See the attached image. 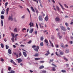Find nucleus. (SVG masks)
Segmentation results:
<instances>
[{"instance_id": "nucleus-1", "label": "nucleus", "mask_w": 73, "mask_h": 73, "mask_svg": "<svg viewBox=\"0 0 73 73\" xmlns=\"http://www.w3.org/2000/svg\"><path fill=\"white\" fill-rule=\"evenodd\" d=\"M29 25H30V27H34V24H33V23H32V21L30 22V23L29 24Z\"/></svg>"}, {"instance_id": "nucleus-2", "label": "nucleus", "mask_w": 73, "mask_h": 73, "mask_svg": "<svg viewBox=\"0 0 73 73\" xmlns=\"http://www.w3.org/2000/svg\"><path fill=\"white\" fill-rule=\"evenodd\" d=\"M36 48H34V50L36 52H38V49H39V46H37Z\"/></svg>"}, {"instance_id": "nucleus-3", "label": "nucleus", "mask_w": 73, "mask_h": 73, "mask_svg": "<svg viewBox=\"0 0 73 73\" xmlns=\"http://www.w3.org/2000/svg\"><path fill=\"white\" fill-rule=\"evenodd\" d=\"M60 27L62 29V30L64 31H66V29H65V28L62 26H61Z\"/></svg>"}, {"instance_id": "nucleus-4", "label": "nucleus", "mask_w": 73, "mask_h": 73, "mask_svg": "<svg viewBox=\"0 0 73 73\" xmlns=\"http://www.w3.org/2000/svg\"><path fill=\"white\" fill-rule=\"evenodd\" d=\"M39 21H42L43 20V19H42V16H40L39 17Z\"/></svg>"}, {"instance_id": "nucleus-5", "label": "nucleus", "mask_w": 73, "mask_h": 73, "mask_svg": "<svg viewBox=\"0 0 73 73\" xmlns=\"http://www.w3.org/2000/svg\"><path fill=\"white\" fill-rule=\"evenodd\" d=\"M8 53L10 54H12V50L11 49H9L8 50Z\"/></svg>"}, {"instance_id": "nucleus-6", "label": "nucleus", "mask_w": 73, "mask_h": 73, "mask_svg": "<svg viewBox=\"0 0 73 73\" xmlns=\"http://www.w3.org/2000/svg\"><path fill=\"white\" fill-rule=\"evenodd\" d=\"M10 62H11V63H13V64L14 65H17V64H16V63H15V62H14L13 61V60H11V61H10Z\"/></svg>"}, {"instance_id": "nucleus-7", "label": "nucleus", "mask_w": 73, "mask_h": 73, "mask_svg": "<svg viewBox=\"0 0 73 73\" xmlns=\"http://www.w3.org/2000/svg\"><path fill=\"white\" fill-rule=\"evenodd\" d=\"M17 60L18 61V63H20V62H21V61H22V60L20 58L17 59Z\"/></svg>"}, {"instance_id": "nucleus-8", "label": "nucleus", "mask_w": 73, "mask_h": 73, "mask_svg": "<svg viewBox=\"0 0 73 73\" xmlns=\"http://www.w3.org/2000/svg\"><path fill=\"white\" fill-rule=\"evenodd\" d=\"M59 52L60 55H64V52L63 51H62L61 50H60Z\"/></svg>"}, {"instance_id": "nucleus-9", "label": "nucleus", "mask_w": 73, "mask_h": 73, "mask_svg": "<svg viewBox=\"0 0 73 73\" xmlns=\"http://www.w3.org/2000/svg\"><path fill=\"white\" fill-rule=\"evenodd\" d=\"M9 19L11 21H13V18H12V16H9Z\"/></svg>"}, {"instance_id": "nucleus-10", "label": "nucleus", "mask_w": 73, "mask_h": 73, "mask_svg": "<svg viewBox=\"0 0 73 73\" xmlns=\"http://www.w3.org/2000/svg\"><path fill=\"white\" fill-rule=\"evenodd\" d=\"M44 19L46 21H48V16L47 15L45 18Z\"/></svg>"}, {"instance_id": "nucleus-11", "label": "nucleus", "mask_w": 73, "mask_h": 73, "mask_svg": "<svg viewBox=\"0 0 73 73\" xmlns=\"http://www.w3.org/2000/svg\"><path fill=\"white\" fill-rule=\"evenodd\" d=\"M31 8L32 12H34V13H35V10H34V9H33V7L31 6Z\"/></svg>"}, {"instance_id": "nucleus-12", "label": "nucleus", "mask_w": 73, "mask_h": 73, "mask_svg": "<svg viewBox=\"0 0 73 73\" xmlns=\"http://www.w3.org/2000/svg\"><path fill=\"white\" fill-rule=\"evenodd\" d=\"M49 54H50V52H49V50H48L47 52V53L45 54V56H48Z\"/></svg>"}, {"instance_id": "nucleus-13", "label": "nucleus", "mask_w": 73, "mask_h": 73, "mask_svg": "<svg viewBox=\"0 0 73 73\" xmlns=\"http://www.w3.org/2000/svg\"><path fill=\"white\" fill-rule=\"evenodd\" d=\"M23 54L25 57H27V54H26V52H23Z\"/></svg>"}, {"instance_id": "nucleus-14", "label": "nucleus", "mask_w": 73, "mask_h": 73, "mask_svg": "<svg viewBox=\"0 0 73 73\" xmlns=\"http://www.w3.org/2000/svg\"><path fill=\"white\" fill-rule=\"evenodd\" d=\"M55 20L56 21H60V18L56 17L55 18Z\"/></svg>"}, {"instance_id": "nucleus-15", "label": "nucleus", "mask_w": 73, "mask_h": 73, "mask_svg": "<svg viewBox=\"0 0 73 73\" xmlns=\"http://www.w3.org/2000/svg\"><path fill=\"white\" fill-rule=\"evenodd\" d=\"M39 54L38 53H36L35 55H34V56L35 57H38Z\"/></svg>"}, {"instance_id": "nucleus-16", "label": "nucleus", "mask_w": 73, "mask_h": 73, "mask_svg": "<svg viewBox=\"0 0 73 73\" xmlns=\"http://www.w3.org/2000/svg\"><path fill=\"white\" fill-rule=\"evenodd\" d=\"M9 8H8L6 9V14L7 15H8V11H9Z\"/></svg>"}, {"instance_id": "nucleus-17", "label": "nucleus", "mask_w": 73, "mask_h": 73, "mask_svg": "<svg viewBox=\"0 0 73 73\" xmlns=\"http://www.w3.org/2000/svg\"><path fill=\"white\" fill-rule=\"evenodd\" d=\"M15 73V71L13 70H11V72H9L8 73Z\"/></svg>"}, {"instance_id": "nucleus-18", "label": "nucleus", "mask_w": 73, "mask_h": 73, "mask_svg": "<svg viewBox=\"0 0 73 73\" xmlns=\"http://www.w3.org/2000/svg\"><path fill=\"white\" fill-rule=\"evenodd\" d=\"M39 68L40 69H43V68H44V66H41L39 67Z\"/></svg>"}, {"instance_id": "nucleus-19", "label": "nucleus", "mask_w": 73, "mask_h": 73, "mask_svg": "<svg viewBox=\"0 0 73 73\" xmlns=\"http://www.w3.org/2000/svg\"><path fill=\"white\" fill-rule=\"evenodd\" d=\"M33 29H32L31 30H30L29 33H32V32H33Z\"/></svg>"}, {"instance_id": "nucleus-20", "label": "nucleus", "mask_w": 73, "mask_h": 73, "mask_svg": "<svg viewBox=\"0 0 73 73\" xmlns=\"http://www.w3.org/2000/svg\"><path fill=\"white\" fill-rule=\"evenodd\" d=\"M58 4L60 5V7H61V8H62L63 9V10H64V7H63V6H62V5H61V3H59Z\"/></svg>"}, {"instance_id": "nucleus-21", "label": "nucleus", "mask_w": 73, "mask_h": 73, "mask_svg": "<svg viewBox=\"0 0 73 73\" xmlns=\"http://www.w3.org/2000/svg\"><path fill=\"white\" fill-rule=\"evenodd\" d=\"M52 70V71H56V68H55L54 67H52V68L51 69Z\"/></svg>"}, {"instance_id": "nucleus-22", "label": "nucleus", "mask_w": 73, "mask_h": 73, "mask_svg": "<svg viewBox=\"0 0 73 73\" xmlns=\"http://www.w3.org/2000/svg\"><path fill=\"white\" fill-rule=\"evenodd\" d=\"M1 24L2 27H3V21L2 20H1Z\"/></svg>"}, {"instance_id": "nucleus-23", "label": "nucleus", "mask_w": 73, "mask_h": 73, "mask_svg": "<svg viewBox=\"0 0 73 73\" xmlns=\"http://www.w3.org/2000/svg\"><path fill=\"white\" fill-rule=\"evenodd\" d=\"M40 45L41 46H43V45H44V43L43 42H41L40 43Z\"/></svg>"}, {"instance_id": "nucleus-24", "label": "nucleus", "mask_w": 73, "mask_h": 73, "mask_svg": "<svg viewBox=\"0 0 73 73\" xmlns=\"http://www.w3.org/2000/svg\"><path fill=\"white\" fill-rule=\"evenodd\" d=\"M11 36H12V38H14L15 37V35L13 33H11Z\"/></svg>"}, {"instance_id": "nucleus-25", "label": "nucleus", "mask_w": 73, "mask_h": 73, "mask_svg": "<svg viewBox=\"0 0 73 73\" xmlns=\"http://www.w3.org/2000/svg\"><path fill=\"white\" fill-rule=\"evenodd\" d=\"M61 72H62V73H66V70H61Z\"/></svg>"}, {"instance_id": "nucleus-26", "label": "nucleus", "mask_w": 73, "mask_h": 73, "mask_svg": "<svg viewBox=\"0 0 73 73\" xmlns=\"http://www.w3.org/2000/svg\"><path fill=\"white\" fill-rule=\"evenodd\" d=\"M5 46H6V49H8V48H9V46H8V45H5Z\"/></svg>"}, {"instance_id": "nucleus-27", "label": "nucleus", "mask_w": 73, "mask_h": 73, "mask_svg": "<svg viewBox=\"0 0 73 73\" xmlns=\"http://www.w3.org/2000/svg\"><path fill=\"white\" fill-rule=\"evenodd\" d=\"M66 53H69V50L68 49H67L65 51Z\"/></svg>"}, {"instance_id": "nucleus-28", "label": "nucleus", "mask_w": 73, "mask_h": 73, "mask_svg": "<svg viewBox=\"0 0 73 73\" xmlns=\"http://www.w3.org/2000/svg\"><path fill=\"white\" fill-rule=\"evenodd\" d=\"M44 42H45L46 44L48 43V40H47L46 39L44 40Z\"/></svg>"}, {"instance_id": "nucleus-29", "label": "nucleus", "mask_w": 73, "mask_h": 73, "mask_svg": "<svg viewBox=\"0 0 73 73\" xmlns=\"http://www.w3.org/2000/svg\"><path fill=\"white\" fill-rule=\"evenodd\" d=\"M43 40H44V37L42 36L40 37V40L43 41Z\"/></svg>"}, {"instance_id": "nucleus-30", "label": "nucleus", "mask_w": 73, "mask_h": 73, "mask_svg": "<svg viewBox=\"0 0 73 73\" xmlns=\"http://www.w3.org/2000/svg\"><path fill=\"white\" fill-rule=\"evenodd\" d=\"M1 19H4V16L3 15H1Z\"/></svg>"}, {"instance_id": "nucleus-31", "label": "nucleus", "mask_w": 73, "mask_h": 73, "mask_svg": "<svg viewBox=\"0 0 73 73\" xmlns=\"http://www.w3.org/2000/svg\"><path fill=\"white\" fill-rule=\"evenodd\" d=\"M1 47L2 48H4V45L2 43L1 44Z\"/></svg>"}, {"instance_id": "nucleus-32", "label": "nucleus", "mask_w": 73, "mask_h": 73, "mask_svg": "<svg viewBox=\"0 0 73 73\" xmlns=\"http://www.w3.org/2000/svg\"><path fill=\"white\" fill-rule=\"evenodd\" d=\"M35 60H40V58H35Z\"/></svg>"}, {"instance_id": "nucleus-33", "label": "nucleus", "mask_w": 73, "mask_h": 73, "mask_svg": "<svg viewBox=\"0 0 73 73\" xmlns=\"http://www.w3.org/2000/svg\"><path fill=\"white\" fill-rule=\"evenodd\" d=\"M14 31L16 32H17V28H15V29Z\"/></svg>"}, {"instance_id": "nucleus-34", "label": "nucleus", "mask_w": 73, "mask_h": 73, "mask_svg": "<svg viewBox=\"0 0 73 73\" xmlns=\"http://www.w3.org/2000/svg\"><path fill=\"white\" fill-rule=\"evenodd\" d=\"M56 8L58 11H59L60 10V8H59V7H58V6H56Z\"/></svg>"}, {"instance_id": "nucleus-35", "label": "nucleus", "mask_w": 73, "mask_h": 73, "mask_svg": "<svg viewBox=\"0 0 73 73\" xmlns=\"http://www.w3.org/2000/svg\"><path fill=\"white\" fill-rule=\"evenodd\" d=\"M32 48H36V45H34L32 46Z\"/></svg>"}, {"instance_id": "nucleus-36", "label": "nucleus", "mask_w": 73, "mask_h": 73, "mask_svg": "<svg viewBox=\"0 0 73 73\" xmlns=\"http://www.w3.org/2000/svg\"><path fill=\"white\" fill-rule=\"evenodd\" d=\"M26 29H25V28H23L22 30V31H23V32H24V31H26Z\"/></svg>"}, {"instance_id": "nucleus-37", "label": "nucleus", "mask_w": 73, "mask_h": 73, "mask_svg": "<svg viewBox=\"0 0 73 73\" xmlns=\"http://www.w3.org/2000/svg\"><path fill=\"white\" fill-rule=\"evenodd\" d=\"M32 40H30L27 42L28 44H30L32 43Z\"/></svg>"}, {"instance_id": "nucleus-38", "label": "nucleus", "mask_w": 73, "mask_h": 73, "mask_svg": "<svg viewBox=\"0 0 73 73\" xmlns=\"http://www.w3.org/2000/svg\"><path fill=\"white\" fill-rule=\"evenodd\" d=\"M42 73H45L46 72V70H42Z\"/></svg>"}, {"instance_id": "nucleus-39", "label": "nucleus", "mask_w": 73, "mask_h": 73, "mask_svg": "<svg viewBox=\"0 0 73 73\" xmlns=\"http://www.w3.org/2000/svg\"><path fill=\"white\" fill-rule=\"evenodd\" d=\"M8 4V2H7L6 3H5V7H6L7 6Z\"/></svg>"}, {"instance_id": "nucleus-40", "label": "nucleus", "mask_w": 73, "mask_h": 73, "mask_svg": "<svg viewBox=\"0 0 73 73\" xmlns=\"http://www.w3.org/2000/svg\"><path fill=\"white\" fill-rule=\"evenodd\" d=\"M1 15H4V11L3 10L1 12Z\"/></svg>"}, {"instance_id": "nucleus-41", "label": "nucleus", "mask_w": 73, "mask_h": 73, "mask_svg": "<svg viewBox=\"0 0 73 73\" xmlns=\"http://www.w3.org/2000/svg\"><path fill=\"white\" fill-rule=\"evenodd\" d=\"M35 11L36 12V13H37V14H38V10H37V9H35Z\"/></svg>"}, {"instance_id": "nucleus-42", "label": "nucleus", "mask_w": 73, "mask_h": 73, "mask_svg": "<svg viewBox=\"0 0 73 73\" xmlns=\"http://www.w3.org/2000/svg\"><path fill=\"white\" fill-rule=\"evenodd\" d=\"M64 5L65 6V7H66V8H68V6L67 5H66V4H65Z\"/></svg>"}, {"instance_id": "nucleus-43", "label": "nucleus", "mask_w": 73, "mask_h": 73, "mask_svg": "<svg viewBox=\"0 0 73 73\" xmlns=\"http://www.w3.org/2000/svg\"><path fill=\"white\" fill-rule=\"evenodd\" d=\"M11 39L12 41H13V42H14V41H15L14 40V38H11Z\"/></svg>"}, {"instance_id": "nucleus-44", "label": "nucleus", "mask_w": 73, "mask_h": 73, "mask_svg": "<svg viewBox=\"0 0 73 73\" xmlns=\"http://www.w3.org/2000/svg\"><path fill=\"white\" fill-rule=\"evenodd\" d=\"M11 67H9L8 68V70L9 71H10V70H11Z\"/></svg>"}, {"instance_id": "nucleus-45", "label": "nucleus", "mask_w": 73, "mask_h": 73, "mask_svg": "<svg viewBox=\"0 0 73 73\" xmlns=\"http://www.w3.org/2000/svg\"><path fill=\"white\" fill-rule=\"evenodd\" d=\"M27 10L29 12L30 14H31V12H30V11H29V10L28 8H27Z\"/></svg>"}, {"instance_id": "nucleus-46", "label": "nucleus", "mask_w": 73, "mask_h": 73, "mask_svg": "<svg viewBox=\"0 0 73 73\" xmlns=\"http://www.w3.org/2000/svg\"><path fill=\"white\" fill-rule=\"evenodd\" d=\"M65 25L67 26L68 27V23H66L65 24Z\"/></svg>"}, {"instance_id": "nucleus-47", "label": "nucleus", "mask_w": 73, "mask_h": 73, "mask_svg": "<svg viewBox=\"0 0 73 73\" xmlns=\"http://www.w3.org/2000/svg\"><path fill=\"white\" fill-rule=\"evenodd\" d=\"M64 60H66V61H68V59L65 58H64Z\"/></svg>"}, {"instance_id": "nucleus-48", "label": "nucleus", "mask_w": 73, "mask_h": 73, "mask_svg": "<svg viewBox=\"0 0 73 73\" xmlns=\"http://www.w3.org/2000/svg\"><path fill=\"white\" fill-rule=\"evenodd\" d=\"M36 25L37 28V29L38 28V25L37 24V23H36Z\"/></svg>"}, {"instance_id": "nucleus-49", "label": "nucleus", "mask_w": 73, "mask_h": 73, "mask_svg": "<svg viewBox=\"0 0 73 73\" xmlns=\"http://www.w3.org/2000/svg\"><path fill=\"white\" fill-rule=\"evenodd\" d=\"M62 38V36H59V39H61Z\"/></svg>"}, {"instance_id": "nucleus-50", "label": "nucleus", "mask_w": 73, "mask_h": 73, "mask_svg": "<svg viewBox=\"0 0 73 73\" xmlns=\"http://www.w3.org/2000/svg\"><path fill=\"white\" fill-rule=\"evenodd\" d=\"M40 63H44V61H40Z\"/></svg>"}, {"instance_id": "nucleus-51", "label": "nucleus", "mask_w": 73, "mask_h": 73, "mask_svg": "<svg viewBox=\"0 0 73 73\" xmlns=\"http://www.w3.org/2000/svg\"><path fill=\"white\" fill-rule=\"evenodd\" d=\"M73 21H71L70 23V25H73Z\"/></svg>"}, {"instance_id": "nucleus-52", "label": "nucleus", "mask_w": 73, "mask_h": 73, "mask_svg": "<svg viewBox=\"0 0 73 73\" xmlns=\"http://www.w3.org/2000/svg\"><path fill=\"white\" fill-rule=\"evenodd\" d=\"M22 19H24L25 18V15H23L21 17Z\"/></svg>"}, {"instance_id": "nucleus-53", "label": "nucleus", "mask_w": 73, "mask_h": 73, "mask_svg": "<svg viewBox=\"0 0 73 73\" xmlns=\"http://www.w3.org/2000/svg\"><path fill=\"white\" fill-rule=\"evenodd\" d=\"M70 44H73V41H70Z\"/></svg>"}, {"instance_id": "nucleus-54", "label": "nucleus", "mask_w": 73, "mask_h": 73, "mask_svg": "<svg viewBox=\"0 0 73 73\" xmlns=\"http://www.w3.org/2000/svg\"><path fill=\"white\" fill-rule=\"evenodd\" d=\"M4 41H5V42H6L7 41V38H5L4 39Z\"/></svg>"}, {"instance_id": "nucleus-55", "label": "nucleus", "mask_w": 73, "mask_h": 73, "mask_svg": "<svg viewBox=\"0 0 73 73\" xmlns=\"http://www.w3.org/2000/svg\"><path fill=\"white\" fill-rule=\"evenodd\" d=\"M66 65L67 67H69V66L68 64H66Z\"/></svg>"}, {"instance_id": "nucleus-56", "label": "nucleus", "mask_w": 73, "mask_h": 73, "mask_svg": "<svg viewBox=\"0 0 73 73\" xmlns=\"http://www.w3.org/2000/svg\"><path fill=\"white\" fill-rule=\"evenodd\" d=\"M61 47H62V48H63V47H64V45L63 44H62L61 45Z\"/></svg>"}, {"instance_id": "nucleus-57", "label": "nucleus", "mask_w": 73, "mask_h": 73, "mask_svg": "<svg viewBox=\"0 0 73 73\" xmlns=\"http://www.w3.org/2000/svg\"><path fill=\"white\" fill-rule=\"evenodd\" d=\"M19 57H20V56H21V52H20L19 53Z\"/></svg>"}, {"instance_id": "nucleus-58", "label": "nucleus", "mask_w": 73, "mask_h": 73, "mask_svg": "<svg viewBox=\"0 0 73 73\" xmlns=\"http://www.w3.org/2000/svg\"><path fill=\"white\" fill-rule=\"evenodd\" d=\"M67 29L68 30H69V31H70V28H69V27H68L67 28Z\"/></svg>"}, {"instance_id": "nucleus-59", "label": "nucleus", "mask_w": 73, "mask_h": 73, "mask_svg": "<svg viewBox=\"0 0 73 73\" xmlns=\"http://www.w3.org/2000/svg\"><path fill=\"white\" fill-rule=\"evenodd\" d=\"M52 65H53V66H55V67H56V66L55 65V64H52Z\"/></svg>"}, {"instance_id": "nucleus-60", "label": "nucleus", "mask_w": 73, "mask_h": 73, "mask_svg": "<svg viewBox=\"0 0 73 73\" xmlns=\"http://www.w3.org/2000/svg\"><path fill=\"white\" fill-rule=\"evenodd\" d=\"M13 48H16V45H13Z\"/></svg>"}, {"instance_id": "nucleus-61", "label": "nucleus", "mask_w": 73, "mask_h": 73, "mask_svg": "<svg viewBox=\"0 0 73 73\" xmlns=\"http://www.w3.org/2000/svg\"><path fill=\"white\" fill-rule=\"evenodd\" d=\"M19 8H21V9H22L23 8V7H22V6L19 5Z\"/></svg>"}, {"instance_id": "nucleus-62", "label": "nucleus", "mask_w": 73, "mask_h": 73, "mask_svg": "<svg viewBox=\"0 0 73 73\" xmlns=\"http://www.w3.org/2000/svg\"><path fill=\"white\" fill-rule=\"evenodd\" d=\"M1 61L2 62H3L4 61V59H3L1 58Z\"/></svg>"}, {"instance_id": "nucleus-63", "label": "nucleus", "mask_w": 73, "mask_h": 73, "mask_svg": "<svg viewBox=\"0 0 73 73\" xmlns=\"http://www.w3.org/2000/svg\"><path fill=\"white\" fill-rule=\"evenodd\" d=\"M21 46H23V47H24L25 46V45L23 44H21Z\"/></svg>"}, {"instance_id": "nucleus-64", "label": "nucleus", "mask_w": 73, "mask_h": 73, "mask_svg": "<svg viewBox=\"0 0 73 73\" xmlns=\"http://www.w3.org/2000/svg\"><path fill=\"white\" fill-rule=\"evenodd\" d=\"M56 48H58V46L57 44L55 45Z\"/></svg>"}]
</instances>
